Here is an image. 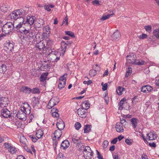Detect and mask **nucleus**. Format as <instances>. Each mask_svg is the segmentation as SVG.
<instances>
[{
    "label": "nucleus",
    "instance_id": "nucleus-1",
    "mask_svg": "<svg viewBox=\"0 0 159 159\" xmlns=\"http://www.w3.org/2000/svg\"><path fill=\"white\" fill-rule=\"evenodd\" d=\"M25 14V11L23 9H19L15 10L11 13L10 16L11 19L16 20L17 19L23 16Z\"/></svg>",
    "mask_w": 159,
    "mask_h": 159
},
{
    "label": "nucleus",
    "instance_id": "nucleus-2",
    "mask_svg": "<svg viewBox=\"0 0 159 159\" xmlns=\"http://www.w3.org/2000/svg\"><path fill=\"white\" fill-rule=\"evenodd\" d=\"M20 32L22 34H24L25 35L24 37L27 40H32L33 39L34 34L31 30H29V29L25 28V29H20Z\"/></svg>",
    "mask_w": 159,
    "mask_h": 159
},
{
    "label": "nucleus",
    "instance_id": "nucleus-3",
    "mask_svg": "<svg viewBox=\"0 0 159 159\" xmlns=\"http://www.w3.org/2000/svg\"><path fill=\"white\" fill-rule=\"evenodd\" d=\"M14 25L11 22H8L5 24L2 29V31L5 34H8L12 31L14 28Z\"/></svg>",
    "mask_w": 159,
    "mask_h": 159
},
{
    "label": "nucleus",
    "instance_id": "nucleus-4",
    "mask_svg": "<svg viewBox=\"0 0 159 159\" xmlns=\"http://www.w3.org/2000/svg\"><path fill=\"white\" fill-rule=\"evenodd\" d=\"M84 157L86 159H90L93 155V152L89 146L85 147L83 149Z\"/></svg>",
    "mask_w": 159,
    "mask_h": 159
},
{
    "label": "nucleus",
    "instance_id": "nucleus-5",
    "mask_svg": "<svg viewBox=\"0 0 159 159\" xmlns=\"http://www.w3.org/2000/svg\"><path fill=\"white\" fill-rule=\"evenodd\" d=\"M60 101L59 99L57 97H52L49 101L48 105V107L50 109L54 106L58 104Z\"/></svg>",
    "mask_w": 159,
    "mask_h": 159
},
{
    "label": "nucleus",
    "instance_id": "nucleus-6",
    "mask_svg": "<svg viewBox=\"0 0 159 159\" xmlns=\"http://www.w3.org/2000/svg\"><path fill=\"white\" fill-rule=\"evenodd\" d=\"M67 76V74H65L61 76L59 79V84L58 85V87L60 89H62L64 88L66 84V78Z\"/></svg>",
    "mask_w": 159,
    "mask_h": 159
},
{
    "label": "nucleus",
    "instance_id": "nucleus-7",
    "mask_svg": "<svg viewBox=\"0 0 159 159\" xmlns=\"http://www.w3.org/2000/svg\"><path fill=\"white\" fill-rule=\"evenodd\" d=\"M14 43L11 41L6 42L5 43L4 49L7 51L11 52L13 50Z\"/></svg>",
    "mask_w": 159,
    "mask_h": 159
},
{
    "label": "nucleus",
    "instance_id": "nucleus-8",
    "mask_svg": "<svg viewBox=\"0 0 159 159\" xmlns=\"http://www.w3.org/2000/svg\"><path fill=\"white\" fill-rule=\"evenodd\" d=\"M35 17L33 16H27L26 17L25 23H24L25 25H28L29 27H30L31 25H32L34 23Z\"/></svg>",
    "mask_w": 159,
    "mask_h": 159
},
{
    "label": "nucleus",
    "instance_id": "nucleus-9",
    "mask_svg": "<svg viewBox=\"0 0 159 159\" xmlns=\"http://www.w3.org/2000/svg\"><path fill=\"white\" fill-rule=\"evenodd\" d=\"M77 114L80 117L85 118L87 116V110L84 107L79 108L77 110Z\"/></svg>",
    "mask_w": 159,
    "mask_h": 159
},
{
    "label": "nucleus",
    "instance_id": "nucleus-10",
    "mask_svg": "<svg viewBox=\"0 0 159 159\" xmlns=\"http://www.w3.org/2000/svg\"><path fill=\"white\" fill-rule=\"evenodd\" d=\"M45 41L42 40L36 44L35 46L40 50L45 51L47 49V46H45Z\"/></svg>",
    "mask_w": 159,
    "mask_h": 159
},
{
    "label": "nucleus",
    "instance_id": "nucleus-11",
    "mask_svg": "<svg viewBox=\"0 0 159 159\" xmlns=\"http://www.w3.org/2000/svg\"><path fill=\"white\" fill-rule=\"evenodd\" d=\"M17 117L20 120H25L26 119V115L21 108L16 114Z\"/></svg>",
    "mask_w": 159,
    "mask_h": 159
},
{
    "label": "nucleus",
    "instance_id": "nucleus-12",
    "mask_svg": "<svg viewBox=\"0 0 159 159\" xmlns=\"http://www.w3.org/2000/svg\"><path fill=\"white\" fill-rule=\"evenodd\" d=\"M2 116L4 118H10L11 116V113L7 108H3L1 110Z\"/></svg>",
    "mask_w": 159,
    "mask_h": 159
},
{
    "label": "nucleus",
    "instance_id": "nucleus-13",
    "mask_svg": "<svg viewBox=\"0 0 159 159\" xmlns=\"http://www.w3.org/2000/svg\"><path fill=\"white\" fill-rule=\"evenodd\" d=\"M57 53V52H56ZM49 58L50 61L52 62H57L60 59V57L57 56L56 53L52 52L49 55Z\"/></svg>",
    "mask_w": 159,
    "mask_h": 159
},
{
    "label": "nucleus",
    "instance_id": "nucleus-14",
    "mask_svg": "<svg viewBox=\"0 0 159 159\" xmlns=\"http://www.w3.org/2000/svg\"><path fill=\"white\" fill-rule=\"evenodd\" d=\"M32 105L35 109H37L39 108V101L38 98L34 97L32 100L31 103Z\"/></svg>",
    "mask_w": 159,
    "mask_h": 159
},
{
    "label": "nucleus",
    "instance_id": "nucleus-15",
    "mask_svg": "<svg viewBox=\"0 0 159 159\" xmlns=\"http://www.w3.org/2000/svg\"><path fill=\"white\" fill-rule=\"evenodd\" d=\"M153 88L149 85H146L143 86L141 88V91L143 93H147L151 91Z\"/></svg>",
    "mask_w": 159,
    "mask_h": 159
},
{
    "label": "nucleus",
    "instance_id": "nucleus-16",
    "mask_svg": "<svg viewBox=\"0 0 159 159\" xmlns=\"http://www.w3.org/2000/svg\"><path fill=\"white\" fill-rule=\"evenodd\" d=\"M120 34L118 30H116L111 35V38L112 40H116L119 39L120 37Z\"/></svg>",
    "mask_w": 159,
    "mask_h": 159
},
{
    "label": "nucleus",
    "instance_id": "nucleus-17",
    "mask_svg": "<svg viewBox=\"0 0 159 159\" xmlns=\"http://www.w3.org/2000/svg\"><path fill=\"white\" fill-rule=\"evenodd\" d=\"M147 137L148 139L152 140L155 139L157 138V136L155 133L150 132L147 134Z\"/></svg>",
    "mask_w": 159,
    "mask_h": 159
},
{
    "label": "nucleus",
    "instance_id": "nucleus-18",
    "mask_svg": "<svg viewBox=\"0 0 159 159\" xmlns=\"http://www.w3.org/2000/svg\"><path fill=\"white\" fill-rule=\"evenodd\" d=\"M70 146V143L68 140H65L63 141L61 145V148L63 149H66Z\"/></svg>",
    "mask_w": 159,
    "mask_h": 159
},
{
    "label": "nucleus",
    "instance_id": "nucleus-19",
    "mask_svg": "<svg viewBox=\"0 0 159 159\" xmlns=\"http://www.w3.org/2000/svg\"><path fill=\"white\" fill-rule=\"evenodd\" d=\"M13 24L14 25V28H13V30L16 31L19 30V31L20 32V29H25V28H24L23 27V28H22V26H23L24 25L23 24L19 23H17L16 22H14Z\"/></svg>",
    "mask_w": 159,
    "mask_h": 159
},
{
    "label": "nucleus",
    "instance_id": "nucleus-20",
    "mask_svg": "<svg viewBox=\"0 0 159 159\" xmlns=\"http://www.w3.org/2000/svg\"><path fill=\"white\" fill-rule=\"evenodd\" d=\"M133 128L135 129L138 126V123L139 122V120L136 118H132L130 120Z\"/></svg>",
    "mask_w": 159,
    "mask_h": 159
},
{
    "label": "nucleus",
    "instance_id": "nucleus-21",
    "mask_svg": "<svg viewBox=\"0 0 159 159\" xmlns=\"http://www.w3.org/2000/svg\"><path fill=\"white\" fill-rule=\"evenodd\" d=\"M27 106L28 107L27 108H26L24 106L20 107V108L22 109L23 111H24V112L26 115L29 114L30 113V107L29 105L27 103Z\"/></svg>",
    "mask_w": 159,
    "mask_h": 159
},
{
    "label": "nucleus",
    "instance_id": "nucleus-22",
    "mask_svg": "<svg viewBox=\"0 0 159 159\" xmlns=\"http://www.w3.org/2000/svg\"><path fill=\"white\" fill-rule=\"evenodd\" d=\"M56 126L58 128L57 129L61 131V130L64 129L65 125L63 121H61L59 122H57L56 124Z\"/></svg>",
    "mask_w": 159,
    "mask_h": 159
},
{
    "label": "nucleus",
    "instance_id": "nucleus-23",
    "mask_svg": "<svg viewBox=\"0 0 159 159\" xmlns=\"http://www.w3.org/2000/svg\"><path fill=\"white\" fill-rule=\"evenodd\" d=\"M44 24V22L43 20L42 19H39L38 20V21L37 23H35L34 25L37 28H40L43 27Z\"/></svg>",
    "mask_w": 159,
    "mask_h": 159
},
{
    "label": "nucleus",
    "instance_id": "nucleus-24",
    "mask_svg": "<svg viewBox=\"0 0 159 159\" xmlns=\"http://www.w3.org/2000/svg\"><path fill=\"white\" fill-rule=\"evenodd\" d=\"M123 125L120 123H117L116 125V128L117 132H121L124 131V129L123 127Z\"/></svg>",
    "mask_w": 159,
    "mask_h": 159
},
{
    "label": "nucleus",
    "instance_id": "nucleus-25",
    "mask_svg": "<svg viewBox=\"0 0 159 159\" xmlns=\"http://www.w3.org/2000/svg\"><path fill=\"white\" fill-rule=\"evenodd\" d=\"M9 7L7 3L2 4L0 6V10L3 12H7V10L9 8Z\"/></svg>",
    "mask_w": 159,
    "mask_h": 159
},
{
    "label": "nucleus",
    "instance_id": "nucleus-26",
    "mask_svg": "<svg viewBox=\"0 0 159 159\" xmlns=\"http://www.w3.org/2000/svg\"><path fill=\"white\" fill-rule=\"evenodd\" d=\"M31 90V89L30 88L27 86L23 87L20 89L21 92L24 93H25L27 94L30 93Z\"/></svg>",
    "mask_w": 159,
    "mask_h": 159
},
{
    "label": "nucleus",
    "instance_id": "nucleus-27",
    "mask_svg": "<svg viewBox=\"0 0 159 159\" xmlns=\"http://www.w3.org/2000/svg\"><path fill=\"white\" fill-rule=\"evenodd\" d=\"M61 131L60 130L57 129L56 130L54 133V137L56 138L59 139L62 135Z\"/></svg>",
    "mask_w": 159,
    "mask_h": 159
},
{
    "label": "nucleus",
    "instance_id": "nucleus-28",
    "mask_svg": "<svg viewBox=\"0 0 159 159\" xmlns=\"http://www.w3.org/2000/svg\"><path fill=\"white\" fill-rule=\"evenodd\" d=\"M145 63V62L142 59L135 60L133 64L140 66L144 65Z\"/></svg>",
    "mask_w": 159,
    "mask_h": 159
},
{
    "label": "nucleus",
    "instance_id": "nucleus-29",
    "mask_svg": "<svg viewBox=\"0 0 159 159\" xmlns=\"http://www.w3.org/2000/svg\"><path fill=\"white\" fill-rule=\"evenodd\" d=\"M6 66L3 64L0 63V73H4L7 70Z\"/></svg>",
    "mask_w": 159,
    "mask_h": 159
},
{
    "label": "nucleus",
    "instance_id": "nucleus-30",
    "mask_svg": "<svg viewBox=\"0 0 159 159\" xmlns=\"http://www.w3.org/2000/svg\"><path fill=\"white\" fill-rule=\"evenodd\" d=\"M14 22H16L17 23H20L25 25L24 23H25V21L24 19L23 16H21V17L17 19L16 20H15Z\"/></svg>",
    "mask_w": 159,
    "mask_h": 159
},
{
    "label": "nucleus",
    "instance_id": "nucleus-31",
    "mask_svg": "<svg viewBox=\"0 0 159 159\" xmlns=\"http://www.w3.org/2000/svg\"><path fill=\"white\" fill-rule=\"evenodd\" d=\"M43 132L41 129H39L36 132V136L38 139H39L43 136Z\"/></svg>",
    "mask_w": 159,
    "mask_h": 159
},
{
    "label": "nucleus",
    "instance_id": "nucleus-32",
    "mask_svg": "<svg viewBox=\"0 0 159 159\" xmlns=\"http://www.w3.org/2000/svg\"><path fill=\"white\" fill-rule=\"evenodd\" d=\"M91 126L89 125H86L84 126V132L87 133L91 131Z\"/></svg>",
    "mask_w": 159,
    "mask_h": 159
},
{
    "label": "nucleus",
    "instance_id": "nucleus-33",
    "mask_svg": "<svg viewBox=\"0 0 159 159\" xmlns=\"http://www.w3.org/2000/svg\"><path fill=\"white\" fill-rule=\"evenodd\" d=\"M48 75L47 72L44 73L42 74L41 75L39 79L40 81L43 82L47 79V76Z\"/></svg>",
    "mask_w": 159,
    "mask_h": 159
},
{
    "label": "nucleus",
    "instance_id": "nucleus-34",
    "mask_svg": "<svg viewBox=\"0 0 159 159\" xmlns=\"http://www.w3.org/2000/svg\"><path fill=\"white\" fill-rule=\"evenodd\" d=\"M83 106H84V107H85V109L87 110V109H89V108L90 104L89 102H88L87 101H84L82 102V107H83Z\"/></svg>",
    "mask_w": 159,
    "mask_h": 159
},
{
    "label": "nucleus",
    "instance_id": "nucleus-35",
    "mask_svg": "<svg viewBox=\"0 0 159 159\" xmlns=\"http://www.w3.org/2000/svg\"><path fill=\"white\" fill-rule=\"evenodd\" d=\"M125 88H122L121 87L119 86L116 89V92L119 95H121L122 93V92L124 91Z\"/></svg>",
    "mask_w": 159,
    "mask_h": 159
},
{
    "label": "nucleus",
    "instance_id": "nucleus-36",
    "mask_svg": "<svg viewBox=\"0 0 159 159\" xmlns=\"http://www.w3.org/2000/svg\"><path fill=\"white\" fill-rule=\"evenodd\" d=\"M46 42V43L47 48L49 47L50 46H52L53 44V41L49 39L47 40Z\"/></svg>",
    "mask_w": 159,
    "mask_h": 159
},
{
    "label": "nucleus",
    "instance_id": "nucleus-37",
    "mask_svg": "<svg viewBox=\"0 0 159 159\" xmlns=\"http://www.w3.org/2000/svg\"><path fill=\"white\" fill-rule=\"evenodd\" d=\"M81 139V137L73 136L72 138V141L74 143H77Z\"/></svg>",
    "mask_w": 159,
    "mask_h": 159
},
{
    "label": "nucleus",
    "instance_id": "nucleus-38",
    "mask_svg": "<svg viewBox=\"0 0 159 159\" xmlns=\"http://www.w3.org/2000/svg\"><path fill=\"white\" fill-rule=\"evenodd\" d=\"M66 35H68L71 37L75 38V36L74 33L70 31H65V32Z\"/></svg>",
    "mask_w": 159,
    "mask_h": 159
},
{
    "label": "nucleus",
    "instance_id": "nucleus-39",
    "mask_svg": "<svg viewBox=\"0 0 159 159\" xmlns=\"http://www.w3.org/2000/svg\"><path fill=\"white\" fill-rule=\"evenodd\" d=\"M153 34L157 39H159V29H155L153 32Z\"/></svg>",
    "mask_w": 159,
    "mask_h": 159
},
{
    "label": "nucleus",
    "instance_id": "nucleus-40",
    "mask_svg": "<svg viewBox=\"0 0 159 159\" xmlns=\"http://www.w3.org/2000/svg\"><path fill=\"white\" fill-rule=\"evenodd\" d=\"M8 151L10 152L11 153L14 154L16 153V150L15 147L11 146V147L8 149Z\"/></svg>",
    "mask_w": 159,
    "mask_h": 159
},
{
    "label": "nucleus",
    "instance_id": "nucleus-41",
    "mask_svg": "<svg viewBox=\"0 0 159 159\" xmlns=\"http://www.w3.org/2000/svg\"><path fill=\"white\" fill-rule=\"evenodd\" d=\"M43 30L44 32L46 33V34H49L50 33V28L48 26H46L43 28Z\"/></svg>",
    "mask_w": 159,
    "mask_h": 159
},
{
    "label": "nucleus",
    "instance_id": "nucleus-42",
    "mask_svg": "<svg viewBox=\"0 0 159 159\" xmlns=\"http://www.w3.org/2000/svg\"><path fill=\"white\" fill-rule=\"evenodd\" d=\"M8 98H0V102H2V103H6L8 104L9 102Z\"/></svg>",
    "mask_w": 159,
    "mask_h": 159
},
{
    "label": "nucleus",
    "instance_id": "nucleus-43",
    "mask_svg": "<svg viewBox=\"0 0 159 159\" xmlns=\"http://www.w3.org/2000/svg\"><path fill=\"white\" fill-rule=\"evenodd\" d=\"M67 43L65 42L64 41H62L61 43V52H64V48L65 46H66Z\"/></svg>",
    "mask_w": 159,
    "mask_h": 159
},
{
    "label": "nucleus",
    "instance_id": "nucleus-44",
    "mask_svg": "<svg viewBox=\"0 0 159 159\" xmlns=\"http://www.w3.org/2000/svg\"><path fill=\"white\" fill-rule=\"evenodd\" d=\"M144 28L146 31L149 33L152 31V28L150 25H146L144 27Z\"/></svg>",
    "mask_w": 159,
    "mask_h": 159
},
{
    "label": "nucleus",
    "instance_id": "nucleus-45",
    "mask_svg": "<svg viewBox=\"0 0 159 159\" xmlns=\"http://www.w3.org/2000/svg\"><path fill=\"white\" fill-rule=\"evenodd\" d=\"M96 70H90L89 73V75L91 76H93L96 74Z\"/></svg>",
    "mask_w": 159,
    "mask_h": 159
},
{
    "label": "nucleus",
    "instance_id": "nucleus-46",
    "mask_svg": "<svg viewBox=\"0 0 159 159\" xmlns=\"http://www.w3.org/2000/svg\"><path fill=\"white\" fill-rule=\"evenodd\" d=\"M81 127V125L80 123L79 122H76L75 123V127L76 130H79L80 129Z\"/></svg>",
    "mask_w": 159,
    "mask_h": 159
},
{
    "label": "nucleus",
    "instance_id": "nucleus-47",
    "mask_svg": "<svg viewBox=\"0 0 159 159\" xmlns=\"http://www.w3.org/2000/svg\"><path fill=\"white\" fill-rule=\"evenodd\" d=\"M112 15H113V14H108L107 15L103 16L101 18V19L102 20H105L108 19L110 17V16Z\"/></svg>",
    "mask_w": 159,
    "mask_h": 159
},
{
    "label": "nucleus",
    "instance_id": "nucleus-48",
    "mask_svg": "<svg viewBox=\"0 0 159 159\" xmlns=\"http://www.w3.org/2000/svg\"><path fill=\"white\" fill-rule=\"evenodd\" d=\"M77 146L78 148H80V149L81 150L82 149V148L84 149V146L83 144L80 141L77 144Z\"/></svg>",
    "mask_w": 159,
    "mask_h": 159
},
{
    "label": "nucleus",
    "instance_id": "nucleus-49",
    "mask_svg": "<svg viewBox=\"0 0 159 159\" xmlns=\"http://www.w3.org/2000/svg\"><path fill=\"white\" fill-rule=\"evenodd\" d=\"M5 147L9 149L11 147V144L7 143H5L4 144Z\"/></svg>",
    "mask_w": 159,
    "mask_h": 159
},
{
    "label": "nucleus",
    "instance_id": "nucleus-50",
    "mask_svg": "<svg viewBox=\"0 0 159 159\" xmlns=\"http://www.w3.org/2000/svg\"><path fill=\"white\" fill-rule=\"evenodd\" d=\"M108 142L107 140H105L104 141L102 144L103 147L104 148H107L108 144Z\"/></svg>",
    "mask_w": 159,
    "mask_h": 159
},
{
    "label": "nucleus",
    "instance_id": "nucleus-51",
    "mask_svg": "<svg viewBox=\"0 0 159 159\" xmlns=\"http://www.w3.org/2000/svg\"><path fill=\"white\" fill-rule=\"evenodd\" d=\"M42 66L43 67H44L45 69H49L51 67L50 65L48 64H42Z\"/></svg>",
    "mask_w": 159,
    "mask_h": 159
},
{
    "label": "nucleus",
    "instance_id": "nucleus-52",
    "mask_svg": "<svg viewBox=\"0 0 159 159\" xmlns=\"http://www.w3.org/2000/svg\"><path fill=\"white\" fill-rule=\"evenodd\" d=\"M101 85L102 86V89L103 90L105 91L107 89V83H105L103 84V83H102L101 84Z\"/></svg>",
    "mask_w": 159,
    "mask_h": 159
},
{
    "label": "nucleus",
    "instance_id": "nucleus-53",
    "mask_svg": "<svg viewBox=\"0 0 159 159\" xmlns=\"http://www.w3.org/2000/svg\"><path fill=\"white\" fill-rule=\"evenodd\" d=\"M147 35L146 34H144L140 35L139 37V38L140 39H144L147 38Z\"/></svg>",
    "mask_w": 159,
    "mask_h": 159
},
{
    "label": "nucleus",
    "instance_id": "nucleus-54",
    "mask_svg": "<svg viewBox=\"0 0 159 159\" xmlns=\"http://www.w3.org/2000/svg\"><path fill=\"white\" fill-rule=\"evenodd\" d=\"M30 137L33 142H35L37 141V139L33 135H30Z\"/></svg>",
    "mask_w": 159,
    "mask_h": 159
},
{
    "label": "nucleus",
    "instance_id": "nucleus-55",
    "mask_svg": "<svg viewBox=\"0 0 159 159\" xmlns=\"http://www.w3.org/2000/svg\"><path fill=\"white\" fill-rule=\"evenodd\" d=\"M52 115L53 117H59V114L58 113V112H52Z\"/></svg>",
    "mask_w": 159,
    "mask_h": 159
},
{
    "label": "nucleus",
    "instance_id": "nucleus-56",
    "mask_svg": "<svg viewBox=\"0 0 159 159\" xmlns=\"http://www.w3.org/2000/svg\"><path fill=\"white\" fill-rule=\"evenodd\" d=\"M122 101H120L119 103V109L120 110H122L123 108L122 106L124 103V102H123Z\"/></svg>",
    "mask_w": 159,
    "mask_h": 159
},
{
    "label": "nucleus",
    "instance_id": "nucleus-57",
    "mask_svg": "<svg viewBox=\"0 0 159 159\" xmlns=\"http://www.w3.org/2000/svg\"><path fill=\"white\" fill-rule=\"evenodd\" d=\"M32 91V92L34 93H39L40 92L39 89L36 88L33 89Z\"/></svg>",
    "mask_w": 159,
    "mask_h": 159
},
{
    "label": "nucleus",
    "instance_id": "nucleus-58",
    "mask_svg": "<svg viewBox=\"0 0 159 159\" xmlns=\"http://www.w3.org/2000/svg\"><path fill=\"white\" fill-rule=\"evenodd\" d=\"M65 157L63 156V154H59L57 158V159H65Z\"/></svg>",
    "mask_w": 159,
    "mask_h": 159
},
{
    "label": "nucleus",
    "instance_id": "nucleus-59",
    "mask_svg": "<svg viewBox=\"0 0 159 159\" xmlns=\"http://www.w3.org/2000/svg\"><path fill=\"white\" fill-rule=\"evenodd\" d=\"M66 22V25H68V19L67 16H66L64 19L62 24Z\"/></svg>",
    "mask_w": 159,
    "mask_h": 159
},
{
    "label": "nucleus",
    "instance_id": "nucleus-60",
    "mask_svg": "<svg viewBox=\"0 0 159 159\" xmlns=\"http://www.w3.org/2000/svg\"><path fill=\"white\" fill-rule=\"evenodd\" d=\"M97 154V157L98 159H104L102 157V156L100 154L99 152L96 150Z\"/></svg>",
    "mask_w": 159,
    "mask_h": 159
},
{
    "label": "nucleus",
    "instance_id": "nucleus-61",
    "mask_svg": "<svg viewBox=\"0 0 159 159\" xmlns=\"http://www.w3.org/2000/svg\"><path fill=\"white\" fill-rule=\"evenodd\" d=\"M92 83V81L90 80H89L87 81H83L84 84H87L88 85Z\"/></svg>",
    "mask_w": 159,
    "mask_h": 159
},
{
    "label": "nucleus",
    "instance_id": "nucleus-62",
    "mask_svg": "<svg viewBox=\"0 0 159 159\" xmlns=\"http://www.w3.org/2000/svg\"><path fill=\"white\" fill-rule=\"evenodd\" d=\"M93 4L98 5H100L99 1L98 0H95L92 2Z\"/></svg>",
    "mask_w": 159,
    "mask_h": 159
},
{
    "label": "nucleus",
    "instance_id": "nucleus-63",
    "mask_svg": "<svg viewBox=\"0 0 159 159\" xmlns=\"http://www.w3.org/2000/svg\"><path fill=\"white\" fill-rule=\"evenodd\" d=\"M53 146L54 147V149H55L56 148V147L58 143L55 139H54V140L53 139Z\"/></svg>",
    "mask_w": 159,
    "mask_h": 159
},
{
    "label": "nucleus",
    "instance_id": "nucleus-64",
    "mask_svg": "<svg viewBox=\"0 0 159 159\" xmlns=\"http://www.w3.org/2000/svg\"><path fill=\"white\" fill-rule=\"evenodd\" d=\"M131 140H129V139H126L125 140V141L126 143L129 145H130L132 144Z\"/></svg>",
    "mask_w": 159,
    "mask_h": 159
}]
</instances>
